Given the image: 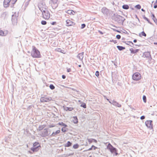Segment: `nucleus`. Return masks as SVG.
Returning <instances> with one entry per match:
<instances>
[{
    "mask_svg": "<svg viewBox=\"0 0 157 157\" xmlns=\"http://www.w3.org/2000/svg\"><path fill=\"white\" fill-rule=\"evenodd\" d=\"M112 19L115 22L121 24L122 25L125 20V19L122 16L115 13L112 16Z\"/></svg>",
    "mask_w": 157,
    "mask_h": 157,
    "instance_id": "f257e3e1",
    "label": "nucleus"
},
{
    "mask_svg": "<svg viewBox=\"0 0 157 157\" xmlns=\"http://www.w3.org/2000/svg\"><path fill=\"white\" fill-rule=\"evenodd\" d=\"M17 1V0H4L3 2L4 6L5 8H7L10 6L11 7H12Z\"/></svg>",
    "mask_w": 157,
    "mask_h": 157,
    "instance_id": "f03ea898",
    "label": "nucleus"
},
{
    "mask_svg": "<svg viewBox=\"0 0 157 157\" xmlns=\"http://www.w3.org/2000/svg\"><path fill=\"white\" fill-rule=\"evenodd\" d=\"M31 55L33 58H40L41 55L40 52L36 48L34 47L33 49V51L31 52Z\"/></svg>",
    "mask_w": 157,
    "mask_h": 157,
    "instance_id": "7ed1b4c3",
    "label": "nucleus"
},
{
    "mask_svg": "<svg viewBox=\"0 0 157 157\" xmlns=\"http://www.w3.org/2000/svg\"><path fill=\"white\" fill-rule=\"evenodd\" d=\"M52 100V98L50 97H47V96L41 95L40 99L41 102H48Z\"/></svg>",
    "mask_w": 157,
    "mask_h": 157,
    "instance_id": "20e7f679",
    "label": "nucleus"
},
{
    "mask_svg": "<svg viewBox=\"0 0 157 157\" xmlns=\"http://www.w3.org/2000/svg\"><path fill=\"white\" fill-rule=\"evenodd\" d=\"M48 129L45 128L41 132L40 135L42 137H45L48 136L50 134V131L49 132Z\"/></svg>",
    "mask_w": 157,
    "mask_h": 157,
    "instance_id": "39448f33",
    "label": "nucleus"
},
{
    "mask_svg": "<svg viewBox=\"0 0 157 157\" xmlns=\"http://www.w3.org/2000/svg\"><path fill=\"white\" fill-rule=\"evenodd\" d=\"M141 78V75L138 72L135 73L132 75V79L135 81H138Z\"/></svg>",
    "mask_w": 157,
    "mask_h": 157,
    "instance_id": "423d86ee",
    "label": "nucleus"
},
{
    "mask_svg": "<svg viewBox=\"0 0 157 157\" xmlns=\"http://www.w3.org/2000/svg\"><path fill=\"white\" fill-rule=\"evenodd\" d=\"M18 13L17 14L15 12L14 14L12 15V21L13 25H15L17 23V17H18Z\"/></svg>",
    "mask_w": 157,
    "mask_h": 157,
    "instance_id": "0eeeda50",
    "label": "nucleus"
},
{
    "mask_svg": "<svg viewBox=\"0 0 157 157\" xmlns=\"http://www.w3.org/2000/svg\"><path fill=\"white\" fill-rule=\"evenodd\" d=\"M51 2H50V3L51 4V6L53 9H56L58 6L57 3L58 0H50Z\"/></svg>",
    "mask_w": 157,
    "mask_h": 157,
    "instance_id": "6e6552de",
    "label": "nucleus"
},
{
    "mask_svg": "<svg viewBox=\"0 0 157 157\" xmlns=\"http://www.w3.org/2000/svg\"><path fill=\"white\" fill-rule=\"evenodd\" d=\"M107 149L109 150L112 153H113L114 152L117 151V149L114 147L112 145H111L110 143H109L107 147Z\"/></svg>",
    "mask_w": 157,
    "mask_h": 157,
    "instance_id": "1a4fd4ad",
    "label": "nucleus"
},
{
    "mask_svg": "<svg viewBox=\"0 0 157 157\" xmlns=\"http://www.w3.org/2000/svg\"><path fill=\"white\" fill-rule=\"evenodd\" d=\"M152 121L151 120H147L145 122L146 125L150 129L152 128L153 124L152 123Z\"/></svg>",
    "mask_w": 157,
    "mask_h": 157,
    "instance_id": "9d476101",
    "label": "nucleus"
},
{
    "mask_svg": "<svg viewBox=\"0 0 157 157\" xmlns=\"http://www.w3.org/2000/svg\"><path fill=\"white\" fill-rule=\"evenodd\" d=\"M143 57L144 58H147L149 60H151V57L150 52H146L143 53Z\"/></svg>",
    "mask_w": 157,
    "mask_h": 157,
    "instance_id": "9b49d317",
    "label": "nucleus"
},
{
    "mask_svg": "<svg viewBox=\"0 0 157 157\" xmlns=\"http://www.w3.org/2000/svg\"><path fill=\"white\" fill-rule=\"evenodd\" d=\"M42 15L43 18L45 19H48L50 17V13L48 10L44 12H43Z\"/></svg>",
    "mask_w": 157,
    "mask_h": 157,
    "instance_id": "f8f14e48",
    "label": "nucleus"
},
{
    "mask_svg": "<svg viewBox=\"0 0 157 157\" xmlns=\"http://www.w3.org/2000/svg\"><path fill=\"white\" fill-rule=\"evenodd\" d=\"M102 12L104 14L107 15L109 13V10L105 7H103L101 9Z\"/></svg>",
    "mask_w": 157,
    "mask_h": 157,
    "instance_id": "ddd939ff",
    "label": "nucleus"
},
{
    "mask_svg": "<svg viewBox=\"0 0 157 157\" xmlns=\"http://www.w3.org/2000/svg\"><path fill=\"white\" fill-rule=\"evenodd\" d=\"M38 6L39 10H41L40 8H44L47 6H46L44 2H41L39 3Z\"/></svg>",
    "mask_w": 157,
    "mask_h": 157,
    "instance_id": "4468645a",
    "label": "nucleus"
},
{
    "mask_svg": "<svg viewBox=\"0 0 157 157\" xmlns=\"http://www.w3.org/2000/svg\"><path fill=\"white\" fill-rule=\"evenodd\" d=\"M66 25L67 26H70L73 25H75V23L69 20H67L66 21Z\"/></svg>",
    "mask_w": 157,
    "mask_h": 157,
    "instance_id": "2eb2a0df",
    "label": "nucleus"
},
{
    "mask_svg": "<svg viewBox=\"0 0 157 157\" xmlns=\"http://www.w3.org/2000/svg\"><path fill=\"white\" fill-rule=\"evenodd\" d=\"M84 52H82L81 53H79L77 56V58H78L80 60H82L83 58Z\"/></svg>",
    "mask_w": 157,
    "mask_h": 157,
    "instance_id": "dca6fc26",
    "label": "nucleus"
},
{
    "mask_svg": "<svg viewBox=\"0 0 157 157\" xmlns=\"http://www.w3.org/2000/svg\"><path fill=\"white\" fill-rule=\"evenodd\" d=\"M112 104L113 105L118 107H121V105L119 104L118 102H117L116 101H112Z\"/></svg>",
    "mask_w": 157,
    "mask_h": 157,
    "instance_id": "f3484780",
    "label": "nucleus"
},
{
    "mask_svg": "<svg viewBox=\"0 0 157 157\" xmlns=\"http://www.w3.org/2000/svg\"><path fill=\"white\" fill-rule=\"evenodd\" d=\"M131 53L132 54H136L139 51V49H133L132 48H131L129 49Z\"/></svg>",
    "mask_w": 157,
    "mask_h": 157,
    "instance_id": "a211bd4d",
    "label": "nucleus"
},
{
    "mask_svg": "<svg viewBox=\"0 0 157 157\" xmlns=\"http://www.w3.org/2000/svg\"><path fill=\"white\" fill-rule=\"evenodd\" d=\"M39 148L40 147H33L31 148V150L33 152H36L39 150Z\"/></svg>",
    "mask_w": 157,
    "mask_h": 157,
    "instance_id": "6ab92c4d",
    "label": "nucleus"
},
{
    "mask_svg": "<svg viewBox=\"0 0 157 157\" xmlns=\"http://www.w3.org/2000/svg\"><path fill=\"white\" fill-rule=\"evenodd\" d=\"M123 42L125 43L127 45H129L131 47L134 48L133 46L134 44L132 41H127V42Z\"/></svg>",
    "mask_w": 157,
    "mask_h": 157,
    "instance_id": "aec40b11",
    "label": "nucleus"
},
{
    "mask_svg": "<svg viewBox=\"0 0 157 157\" xmlns=\"http://www.w3.org/2000/svg\"><path fill=\"white\" fill-rule=\"evenodd\" d=\"M60 132V130H57L56 132H53L52 134L50 135V136H55L56 135L59 134Z\"/></svg>",
    "mask_w": 157,
    "mask_h": 157,
    "instance_id": "412c9836",
    "label": "nucleus"
},
{
    "mask_svg": "<svg viewBox=\"0 0 157 157\" xmlns=\"http://www.w3.org/2000/svg\"><path fill=\"white\" fill-rule=\"evenodd\" d=\"M63 108L64 110L71 111L73 109V108L72 107H68L66 106H63Z\"/></svg>",
    "mask_w": 157,
    "mask_h": 157,
    "instance_id": "4be33fe9",
    "label": "nucleus"
},
{
    "mask_svg": "<svg viewBox=\"0 0 157 157\" xmlns=\"http://www.w3.org/2000/svg\"><path fill=\"white\" fill-rule=\"evenodd\" d=\"M151 17L152 19H153L154 22L155 23L156 25H157V20L156 18L155 15L153 13L152 14Z\"/></svg>",
    "mask_w": 157,
    "mask_h": 157,
    "instance_id": "5701e85b",
    "label": "nucleus"
},
{
    "mask_svg": "<svg viewBox=\"0 0 157 157\" xmlns=\"http://www.w3.org/2000/svg\"><path fill=\"white\" fill-rule=\"evenodd\" d=\"M72 145V143L69 141H68L67 143L64 144V146L65 147H69L71 146Z\"/></svg>",
    "mask_w": 157,
    "mask_h": 157,
    "instance_id": "b1692460",
    "label": "nucleus"
},
{
    "mask_svg": "<svg viewBox=\"0 0 157 157\" xmlns=\"http://www.w3.org/2000/svg\"><path fill=\"white\" fill-rule=\"evenodd\" d=\"M73 122L75 124H77L78 121V119L77 118V117L75 116L73 117Z\"/></svg>",
    "mask_w": 157,
    "mask_h": 157,
    "instance_id": "393cba45",
    "label": "nucleus"
},
{
    "mask_svg": "<svg viewBox=\"0 0 157 157\" xmlns=\"http://www.w3.org/2000/svg\"><path fill=\"white\" fill-rule=\"evenodd\" d=\"M117 47L118 48V49L120 51H122L124 49H125V47H124L119 45L117 46Z\"/></svg>",
    "mask_w": 157,
    "mask_h": 157,
    "instance_id": "a878e982",
    "label": "nucleus"
},
{
    "mask_svg": "<svg viewBox=\"0 0 157 157\" xmlns=\"http://www.w3.org/2000/svg\"><path fill=\"white\" fill-rule=\"evenodd\" d=\"M66 13H67L70 14V15H74V14L73 13H75V12L73 11V10H67L66 11Z\"/></svg>",
    "mask_w": 157,
    "mask_h": 157,
    "instance_id": "bb28decb",
    "label": "nucleus"
},
{
    "mask_svg": "<svg viewBox=\"0 0 157 157\" xmlns=\"http://www.w3.org/2000/svg\"><path fill=\"white\" fill-rule=\"evenodd\" d=\"M139 36L140 37H142V36L145 37L146 36V34L143 31L139 33Z\"/></svg>",
    "mask_w": 157,
    "mask_h": 157,
    "instance_id": "cd10ccee",
    "label": "nucleus"
},
{
    "mask_svg": "<svg viewBox=\"0 0 157 157\" xmlns=\"http://www.w3.org/2000/svg\"><path fill=\"white\" fill-rule=\"evenodd\" d=\"M47 8L48 7L47 6L44 8H40L41 10H40L41 11V12H42V13H43V12H44L45 11L48 10Z\"/></svg>",
    "mask_w": 157,
    "mask_h": 157,
    "instance_id": "c85d7f7f",
    "label": "nucleus"
},
{
    "mask_svg": "<svg viewBox=\"0 0 157 157\" xmlns=\"http://www.w3.org/2000/svg\"><path fill=\"white\" fill-rule=\"evenodd\" d=\"M40 147V146L39 145V143L37 142H36L33 144V147Z\"/></svg>",
    "mask_w": 157,
    "mask_h": 157,
    "instance_id": "c756f323",
    "label": "nucleus"
},
{
    "mask_svg": "<svg viewBox=\"0 0 157 157\" xmlns=\"http://www.w3.org/2000/svg\"><path fill=\"white\" fill-rule=\"evenodd\" d=\"M122 8L125 10H127L129 9V6L128 5H124L122 6Z\"/></svg>",
    "mask_w": 157,
    "mask_h": 157,
    "instance_id": "7c9ffc66",
    "label": "nucleus"
},
{
    "mask_svg": "<svg viewBox=\"0 0 157 157\" xmlns=\"http://www.w3.org/2000/svg\"><path fill=\"white\" fill-rule=\"evenodd\" d=\"M45 127V125H40L38 127V129L39 131L42 130Z\"/></svg>",
    "mask_w": 157,
    "mask_h": 157,
    "instance_id": "2f4dec72",
    "label": "nucleus"
},
{
    "mask_svg": "<svg viewBox=\"0 0 157 157\" xmlns=\"http://www.w3.org/2000/svg\"><path fill=\"white\" fill-rule=\"evenodd\" d=\"M58 124L61 126H63V127H67V125H66V124L64 123L63 122H59L58 123Z\"/></svg>",
    "mask_w": 157,
    "mask_h": 157,
    "instance_id": "473e14b6",
    "label": "nucleus"
},
{
    "mask_svg": "<svg viewBox=\"0 0 157 157\" xmlns=\"http://www.w3.org/2000/svg\"><path fill=\"white\" fill-rule=\"evenodd\" d=\"M94 147V150H95L97 148V147H95V146H94V145H92L91 147L90 148H89L87 150V151H91L92 150L93 147Z\"/></svg>",
    "mask_w": 157,
    "mask_h": 157,
    "instance_id": "72a5a7b5",
    "label": "nucleus"
},
{
    "mask_svg": "<svg viewBox=\"0 0 157 157\" xmlns=\"http://www.w3.org/2000/svg\"><path fill=\"white\" fill-rule=\"evenodd\" d=\"M31 0H25L24 4L25 7L27 6L29 4V2Z\"/></svg>",
    "mask_w": 157,
    "mask_h": 157,
    "instance_id": "f704fd0d",
    "label": "nucleus"
},
{
    "mask_svg": "<svg viewBox=\"0 0 157 157\" xmlns=\"http://www.w3.org/2000/svg\"><path fill=\"white\" fill-rule=\"evenodd\" d=\"M79 145L78 144H76L73 145V147L74 148L76 149H77L79 147Z\"/></svg>",
    "mask_w": 157,
    "mask_h": 157,
    "instance_id": "c9c22d12",
    "label": "nucleus"
},
{
    "mask_svg": "<svg viewBox=\"0 0 157 157\" xmlns=\"http://www.w3.org/2000/svg\"><path fill=\"white\" fill-rule=\"evenodd\" d=\"M6 35V34H5L4 32L2 30H0V36H5Z\"/></svg>",
    "mask_w": 157,
    "mask_h": 157,
    "instance_id": "e433bc0d",
    "label": "nucleus"
},
{
    "mask_svg": "<svg viewBox=\"0 0 157 157\" xmlns=\"http://www.w3.org/2000/svg\"><path fill=\"white\" fill-rule=\"evenodd\" d=\"M80 106L84 108H86V105L85 103L82 102L81 105Z\"/></svg>",
    "mask_w": 157,
    "mask_h": 157,
    "instance_id": "4c0bfd02",
    "label": "nucleus"
},
{
    "mask_svg": "<svg viewBox=\"0 0 157 157\" xmlns=\"http://www.w3.org/2000/svg\"><path fill=\"white\" fill-rule=\"evenodd\" d=\"M66 127H63L61 129V131L63 132H66L67 130V129L66 128Z\"/></svg>",
    "mask_w": 157,
    "mask_h": 157,
    "instance_id": "58836bf2",
    "label": "nucleus"
},
{
    "mask_svg": "<svg viewBox=\"0 0 157 157\" xmlns=\"http://www.w3.org/2000/svg\"><path fill=\"white\" fill-rule=\"evenodd\" d=\"M49 88L53 90L55 88V87L53 85L51 84L49 86Z\"/></svg>",
    "mask_w": 157,
    "mask_h": 157,
    "instance_id": "ea45409f",
    "label": "nucleus"
},
{
    "mask_svg": "<svg viewBox=\"0 0 157 157\" xmlns=\"http://www.w3.org/2000/svg\"><path fill=\"white\" fill-rule=\"evenodd\" d=\"M94 139H87V140L90 144L93 142Z\"/></svg>",
    "mask_w": 157,
    "mask_h": 157,
    "instance_id": "a19ab883",
    "label": "nucleus"
},
{
    "mask_svg": "<svg viewBox=\"0 0 157 157\" xmlns=\"http://www.w3.org/2000/svg\"><path fill=\"white\" fill-rule=\"evenodd\" d=\"M57 51H58V52H60L61 53H64L63 52H64V51L62 49H61L60 48H58L57 49Z\"/></svg>",
    "mask_w": 157,
    "mask_h": 157,
    "instance_id": "79ce46f5",
    "label": "nucleus"
},
{
    "mask_svg": "<svg viewBox=\"0 0 157 157\" xmlns=\"http://www.w3.org/2000/svg\"><path fill=\"white\" fill-rule=\"evenodd\" d=\"M143 101L145 102L146 103L147 101V100H146V96L144 95H143Z\"/></svg>",
    "mask_w": 157,
    "mask_h": 157,
    "instance_id": "37998d69",
    "label": "nucleus"
},
{
    "mask_svg": "<svg viewBox=\"0 0 157 157\" xmlns=\"http://www.w3.org/2000/svg\"><path fill=\"white\" fill-rule=\"evenodd\" d=\"M6 13L5 12L3 13L1 15V17L5 19L6 16Z\"/></svg>",
    "mask_w": 157,
    "mask_h": 157,
    "instance_id": "c03bdc74",
    "label": "nucleus"
},
{
    "mask_svg": "<svg viewBox=\"0 0 157 157\" xmlns=\"http://www.w3.org/2000/svg\"><path fill=\"white\" fill-rule=\"evenodd\" d=\"M135 7L136 9L139 10L141 8V6L139 4H138L135 6Z\"/></svg>",
    "mask_w": 157,
    "mask_h": 157,
    "instance_id": "a18cd8bd",
    "label": "nucleus"
},
{
    "mask_svg": "<svg viewBox=\"0 0 157 157\" xmlns=\"http://www.w3.org/2000/svg\"><path fill=\"white\" fill-rule=\"evenodd\" d=\"M41 24L42 25H45L47 24V22L46 21L42 20L41 21Z\"/></svg>",
    "mask_w": 157,
    "mask_h": 157,
    "instance_id": "49530a36",
    "label": "nucleus"
},
{
    "mask_svg": "<svg viewBox=\"0 0 157 157\" xmlns=\"http://www.w3.org/2000/svg\"><path fill=\"white\" fill-rule=\"evenodd\" d=\"M145 20L147 21L151 25H152V24L150 21V20L147 18H145Z\"/></svg>",
    "mask_w": 157,
    "mask_h": 157,
    "instance_id": "de8ad7c7",
    "label": "nucleus"
},
{
    "mask_svg": "<svg viewBox=\"0 0 157 157\" xmlns=\"http://www.w3.org/2000/svg\"><path fill=\"white\" fill-rule=\"evenodd\" d=\"M99 73L98 71H96L95 75L98 77V76H99Z\"/></svg>",
    "mask_w": 157,
    "mask_h": 157,
    "instance_id": "09e8293b",
    "label": "nucleus"
},
{
    "mask_svg": "<svg viewBox=\"0 0 157 157\" xmlns=\"http://www.w3.org/2000/svg\"><path fill=\"white\" fill-rule=\"evenodd\" d=\"M86 27V25L85 24H82L81 25V29H84Z\"/></svg>",
    "mask_w": 157,
    "mask_h": 157,
    "instance_id": "8fccbe9b",
    "label": "nucleus"
},
{
    "mask_svg": "<svg viewBox=\"0 0 157 157\" xmlns=\"http://www.w3.org/2000/svg\"><path fill=\"white\" fill-rule=\"evenodd\" d=\"M110 42H113L115 44H116L117 43V40H110Z\"/></svg>",
    "mask_w": 157,
    "mask_h": 157,
    "instance_id": "3c124183",
    "label": "nucleus"
},
{
    "mask_svg": "<svg viewBox=\"0 0 157 157\" xmlns=\"http://www.w3.org/2000/svg\"><path fill=\"white\" fill-rule=\"evenodd\" d=\"M116 38L117 39H120L121 38V35H117L116 36Z\"/></svg>",
    "mask_w": 157,
    "mask_h": 157,
    "instance_id": "603ef678",
    "label": "nucleus"
},
{
    "mask_svg": "<svg viewBox=\"0 0 157 157\" xmlns=\"http://www.w3.org/2000/svg\"><path fill=\"white\" fill-rule=\"evenodd\" d=\"M98 32L99 33L101 34V35H102L103 34H104L105 33V32H102L100 30H98Z\"/></svg>",
    "mask_w": 157,
    "mask_h": 157,
    "instance_id": "864d4df0",
    "label": "nucleus"
},
{
    "mask_svg": "<svg viewBox=\"0 0 157 157\" xmlns=\"http://www.w3.org/2000/svg\"><path fill=\"white\" fill-rule=\"evenodd\" d=\"M145 116L144 115L141 116L140 117V119L141 120H143L145 119Z\"/></svg>",
    "mask_w": 157,
    "mask_h": 157,
    "instance_id": "5fc2aeb1",
    "label": "nucleus"
},
{
    "mask_svg": "<svg viewBox=\"0 0 157 157\" xmlns=\"http://www.w3.org/2000/svg\"><path fill=\"white\" fill-rule=\"evenodd\" d=\"M51 24L53 25H55L56 24V21L52 22Z\"/></svg>",
    "mask_w": 157,
    "mask_h": 157,
    "instance_id": "6e6d98bb",
    "label": "nucleus"
},
{
    "mask_svg": "<svg viewBox=\"0 0 157 157\" xmlns=\"http://www.w3.org/2000/svg\"><path fill=\"white\" fill-rule=\"evenodd\" d=\"M157 7V5L156 4H155V3L154 4V8L155 9Z\"/></svg>",
    "mask_w": 157,
    "mask_h": 157,
    "instance_id": "4d7b16f0",
    "label": "nucleus"
},
{
    "mask_svg": "<svg viewBox=\"0 0 157 157\" xmlns=\"http://www.w3.org/2000/svg\"><path fill=\"white\" fill-rule=\"evenodd\" d=\"M71 70L70 68H67V72H71Z\"/></svg>",
    "mask_w": 157,
    "mask_h": 157,
    "instance_id": "13d9d810",
    "label": "nucleus"
},
{
    "mask_svg": "<svg viewBox=\"0 0 157 157\" xmlns=\"http://www.w3.org/2000/svg\"><path fill=\"white\" fill-rule=\"evenodd\" d=\"M129 107H130V108L131 109H132L134 110H135V109L134 108H133V107H132V106H131V105H129Z\"/></svg>",
    "mask_w": 157,
    "mask_h": 157,
    "instance_id": "bf43d9fd",
    "label": "nucleus"
},
{
    "mask_svg": "<svg viewBox=\"0 0 157 157\" xmlns=\"http://www.w3.org/2000/svg\"><path fill=\"white\" fill-rule=\"evenodd\" d=\"M62 77L63 79H65L66 78V76L65 75H62Z\"/></svg>",
    "mask_w": 157,
    "mask_h": 157,
    "instance_id": "052dcab7",
    "label": "nucleus"
},
{
    "mask_svg": "<svg viewBox=\"0 0 157 157\" xmlns=\"http://www.w3.org/2000/svg\"><path fill=\"white\" fill-rule=\"evenodd\" d=\"M117 151H116L114 152L115 155H118V153L117 152Z\"/></svg>",
    "mask_w": 157,
    "mask_h": 157,
    "instance_id": "680f3d73",
    "label": "nucleus"
},
{
    "mask_svg": "<svg viewBox=\"0 0 157 157\" xmlns=\"http://www.w3.org/2000/svg\"><path fill=\"white\" fill-rule=\"evenodd\" d=\"M137 40L136 39H135L133 40V42L134 43H136L137 42Z\"/></svg>",
    "mask_w": 157,
    "mask_h": 157,
    "instance_id": "e2e57ef3",
    "label": "nucleus"
},
{
    "mask_svg": "<svg viewBox=\"0 0 157 157\" xmlns=\"http://www.w3.org/2000/svg\"><path fill=\"white\" fill-rule=\"evenodd\" d=\"M73 154H74V153H72L69 154V155H68V156H69L70 155H73Z\"/></svg>",
    "mask_w": 157,
    "mask_h": 157,
    "instance_id": "0e129e2a",
    "label": "nucleus"
},
{
    "mask_svg": "<svg viewBox=\"0 0 157 157\" xmlns=\"http://www.w3.org/2000/svg\"><path fill=\"white\" fill-rule=\"evenodd\" d=\"M93 142H95V143H97V141L96 140L94 139V140H93Z\"/></svg>",
    "mask_w": 157,
    "mask_h": 157,
    "instance_id": "69168bd1",
    "label": "nucleus"
},
{
    "mask_svg": "<svg viewBox=\"0 0 157 157\" xmlns=\"http://www.w3.org/2000/svg\"><path fill=\"white\" fill-rule=\"evenodd\" d=\"M136 18H137V19H138V20L140 22V20H139V18L138 17H137V15H136Z\"/></svg>",
    "mask_w": 157,
    "mask_h": 157,
    "instance_id": "338daca9",
    "label": "nucleus"
},
{
    "mask_svg": "<svg viewBox=\"0 0 157 157\" xmlns=\"http://www.w3.org/2000/svg\"><path fill=\"white\" fill-rule=\"evenodd\" d=\"M141 11H143V12H145V10L143 8H142L141 10Z\"/></svg>",
    "mask_w": 157,
    "mask_h": 157,
    "instance_id": "774afa93",
    "label": "nucleus"
}]
</instances>
